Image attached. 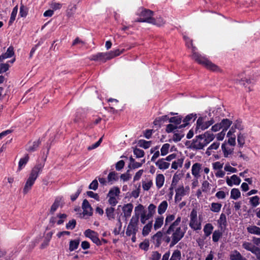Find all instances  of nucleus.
<instances>
[{
	"label": "nucleus",
	"mask_w": 260,
	"mask_h": 260,
	"mask_svg": "<svg viewBox=\"0 0 260 260\" xmlns=\"http://www.w3.org/2000/svg\"><path fill=\"white\" fill-rule=\"evenodd\" d=\"M142 188L144 190H148L152 186L153 182L151 180H146L142 181Z\"/></svg>",
	"instance_id": "nucleus-50"
},
{
	"label": "nucleus",
	"mask_w": 260,
	"mask_h": 260,
	"mask_svg": "<svg viewBox=\"0 0 260 260\" xmlns=\"http://www.w3.org/2000/svg\"><path fill=\"white\" fill-rule=\"evenodd\" d=\"M241 192L238 188H233L231 191V198L234 200H237L241 197Z\"/></svg>",
	"instance_id": "nucleus-41"
},
{
	"label": "nucleus",
	"mask_w": 260,
	"mask_h": 260,
	"mask_svg": "<svg viewBox=\"0 0 260 260\" xmlns=\"http://www.w3.org/2000/svg\"><path fill=\"white\" fill-rule=\"evenodd\" d=\"M231 260H247L241 253L237 250L233 251L230 255Z\"/></svg>",
	"instance_id": "nucleus-32"
},
{
	"label": "nucleus",
	"mask_w": 260,
	"mask_h": 260,
	"mask_svg": "<svg viewBox=\"0 0 260 260\" xmlns=\"http://www.w3.org/2000/svg\"><path fill=\"white\" fill-rule=\"evenodd\" d=\"M207 145L202 135H199L193 140L192 146L197 149H201Z\"/></svg>",
	"instance_id": "nucleus-13"
},
{
	"label": "nucleus",
	"mask_w": 260,
	"mask_h": 260,
	"mask_svg": "<svg viewBox=\"0 0 260 260\" xmlns=\"http://www.w3.org/2000/svg\"><path fill=\"white\" fill-rule=\"evenodd\" d=\"M168 207V203L167 201H162L158 206L157 213L159 215L163 214Z\"/></svg>",
	"instance_id": "nucleus-27"
},
{
	"label": "nucleus",
	"mask_w": 260,
	"mask_h": 260,
	"mask_svg": "<svg viewBox=\"0 0 260 260\" xmlns=\"http://www.w3.org/2000/svg\"><path fill=\"white\" fill-rule=\"evenodd\" d=\"M49 149L50 146L47 144L46 146V153L45 152H44L43 161L40 162H38L32 169L29 177L26 181L23 190V192L24 194L27 193L31 189V187L34 185L39 175L42 172L48 154L49 153Z\"/></svg>",
	"instance_id": "nucleus-1"
},
{
	"label": "nucleus",
	"mask_w": 260,
	"mask_h": 260,
	"mask_svg": "<svg viewBox=\"0 0 260 260\" xmlns=\"http://www.w3.org/2000/svg\"><path fill=\"white\" fill-rule=\"evenodd\" d=\"M29 159V156L27 154L24 157L21 158L18 164V170L20 171L23 167L26 164Z\"/></svg>",
	"instance_id": "nucleus-48"
},
{
	"label": "nucleus",
	"mask_w": 260,
	"mask_h": 260,
	"mask_svg": "<svg viewBox=\"0 0 260 260\" xmlns=\"http://www.w3.org/2000/svg\"><path fill=\"white\" fill-rule=\"evenodd\" d=\"M114 208L110 207L106 209V214L109 220H112L115 218Z\"/></svg>",
	"instance_id": "nucleus-38"
},
{
	"label": "nucleus",
	"mask_w": 260,
	"mask_h": 260,
	"mask_svg": "<svg viewBox=\"0 0 260 260\" xmlns=\"http://www.w3.org/2000/svg\"><path fill=\"white\" fill-rule=\"evenodd\" d=\"M181 256V252L178 250H176L173 252L170 260H179Z\"/></svg>",
	"instance_id": "nucleus-63"
},
{
	"label": "nucleus",
	"mask_w": 260,
	"mask_h": 260,
	"mask_svg": "<svg viewBox=\"0 0 260 260\" xmlns=\"http://www.w3.org/2000/svg\"><path fill=\"white\" fill-rule=\"evenodd\" d=\"M120 193V189L117 187H114L109 190L108 194V197H109L108 202L109 204L115 206L117 204V200Z\"/></svg>",
	"instance_id": "nucleus-8"
},
{
	"label": "nucleus",
	"mask_w": 260,
	"mask_h": 260,
	"mask_svg": "<svg viewBox=\"0 0 260 260\" xmlns=\"http://www.w3.org/2000/svg\"><path fill=\"white\" fill-rule=\"evenodd\" d=\"M183 163V159L181 158L178 159L174 161L171 165V168L173 169L177 170L179 168H181L182 166Z\"/></svg>",
	"instance_id": "nucleus-45"
},
{
	"label": "nucleus",
	"mask_w": 260,
	"mask_h": 260,
	"mask_svg": "<svg viewBox=\"0 0 260 260\" xmlns=\"http://www.w3.org/2000/svg\"><path fill=\"white\" fill-rule=\"evenodd\" d=\"M197 118V114L191 113L187 116L183 120V124L179 125V127H184L188 124L190 121H193Z\"/></svg>",
	"instance_id": "nucleus-22"
},
{
	"label": "nucleus",
	"mask_w": 260,
	"mask_h": 260,
	"mask_svg": "<svg viewBox=\"0 0 260 260\" xmlns=\"http://www.w3.org/2000/svg\"><path fill=\"white\" fill-rule=\"evenodd\" d=\"M222 205L218 203H212L211 204L210 209L213 212L218 213L221 210Z\"/></svg>",
	"instance_id": "nucleus-43"
},
{
	"label": "nucleus",
	"mask_w": 260,
	"mask_h": 260,
	"mask_svg": "<svg viewBox=\"0 0 260 260\" xmlns=\"http://www.w3.org/2000/svg\"><path fill=\"white\" fill-rule=\"evenodd\" d=\"M248 233L251 234L260 235V228L255 225L249 226L247 228Z\"/></svg>",
	"instance_id": "nucleus-42"
},
{
	"label": "nucleus",
	"mask_w": 260,
	"mask_h": 260,
	"mask_svg": "<svg viewBox=\"0 0 260 260\" xmlns=\"http://www.w3.org/2000/svg\"><path fill=\"white\" fill-rule=\"evenodd\" d=\"M133 209V205L131 203H128L124 205L122 207V210L124 216L126 218L131 216L132 211Z\"/></svg>",
	"instance_id": "nucleus-20"
},
{
	"label": "nucleus",
	"mask_w": 260,
	"mask_h": 260,
	"mask_svg": "<svg viewBox=\"0 0 260 260\" xmlns=\"http://www.w3.org/2000/svg\"><path fill=\"white\" fill-rule=\"evenodd\" d=\"M130 161V165L132 166V168L135 169V168H138L142 166V165L145 163V159H143L141 161V162H137L136 161L134 158H133L132 157H131L129 158Z\"/></svg>",
	"instance_id": "nucleus-35"
},
{
	"label": "nucleus",
	"mask_w": 260,
	"mask_h": 260,
	"mask_svg": "<svg viewBox=\"0 0 260 260\" xmlns=\"http://www.w3.org/2000/svg\"><path fill=\"white\" fill-rule=\"evenodd\" d=\"M248 135L245 133H239L237 136V141L240 147H242L247 141Z\"/></svg>",
	"instance_id": "nucleus-24"
},
{
	"label": "nucleus",
	"mask_w": 260,
	"mask_h": 260,
	"mask_svg": "<svg viewBox=\"0 0 260 260\" xmlns=\"http://www.w3.org/2000/svg\"><path fill=\"white\" fill-rule=\"evenodd\" d=\"M181 128V127H179V126H178L177 125H174V124L170 123L167 125L166 127V132L168 133L174 132L177 130V128Z\"/></svg>",
	"instance_id": "nucleus-56"
},
{
	"label": "nucleus",
	"mask_w": 260,
	"mask_h": 260,
	"mask_svg": "<svg viewBox=\"0 0 260 260\" xmlns=\"http://www.w3.org/2000/svg\"><path fill=\"white\" fill-rule=\"evenodd\" d=\"M84 234L86 237L89 238L96 245H101L102 244L99 238L98 234L96 232L90 229H87L85 231Z\"/></svg>",
	"instance_id": "nucleus-11"
},
{
	"label": "nucleus",
	"mask_w": 260,
	"mask_h": 260,
	"mask_svg": "<svg viewBox=\"0 0 260 260\" xmlns=\"http://www.w3.org/2000/svg\"><path fill=\"white\" fill-rule=\"evenodd\" d=\"M183 176V174L181 172L177 171L173 176L171 186L174 187L176 186Z\"/></svg>",
	"instance_id": "nucleus-25"
},
{
	"label": "nucleus",
	"mask_w": 260,
	"mask_h": 260,
	"mask_svg": "<svg viewBox=\"0 0 260 260\" xmlns=\"http://www.w3.org/2000/svg\"><path fill=\"white\" fill-rule=\"evenodd\" d=\"M228 145L234 147L236 145V135H228Z\"/></svg>",
	"instance_id": "nucleus-60"
},
{
	"label": "nucleus",
	"mask_w": 260,
	"mask_h": 260,
	"mask_svg": "<svg viewBox=\"0 0 260 260\" xmlns=\"http://www.w3.org/2000/svg\"><path fill=\"white\" fill-rule=\"evenodd\" d=\"M156 207L153 204H150L148 207V213L152 217L155 213Z\"/></svg>",
	"instance_id": "nucleus-61"
},
{
	"label": "nucleus",
	"mask_w": 260,
	"mask_h": 260,
	"mask_svg": "<svg viewBox=\"0 0 260 260\" xmlns=\"http://www.w3.org/2000/svg\"><path fill=\"white\" fill-rule=\"evenodd\" d=\"M162 237V233L159 231L154 235L152 237V239L154 243H156L157 245H159L161 243Z\"/></svg>",
	"instance_id": "nucleus-39"
},
{
	"label": "nucleus",
	"mask_w": 260,
	"mask_h": 260,
	"mask_svg": "<svg viewBox=\"0 0 260 260\" xmlns=\"http://www.w3.org/2000/svg\"><path fill=\"white\" fill-rule=\"evenodd\" d=\"M164 221V219L162 216H158L155 218L154 223V229L157 230L160 229Z\"/></svg>",
	"instance_id": "nucleus-33"
},
{
	"label": "nucleus",
	"mask_w": 260,
	"mask_h": 260,
	"mask_svg": "<svg viewBox=\"0 0 260 260\" xmlns=\"http://www.w3.org/2000/svg\"><path fill=\"white\" fill-rule=\"evenodd\" d=\"M134 154L137 158H141L144 156V151L139 148H134Z\"/></svg>",
	"instance_id": "nucleus-58"
},
{
	"label": "nucleus",
	"mask_w": 260,
	"mask_h": 260,
	"mask_svg": "<svg viewBox=\"0 0 260 260\" xmlns=\"http://www.w3.org/2000/svg\"><path fill=\"white\" fill-rule=\"evenodd\" d=\"M221 149L225 157H228L234 151V147L229 146L226 142L222 144Z\"/></svg>",
	"instance_id": "nucleus-17"
},
{
	"label": "nucleus",
	"mask_w": 260,
	"mask_h": 260,
	"mask_svg": "<svg viewBox=\"0 0 260 260\" xmlns=\"http://www.w3.org/2000/svg\"><path fill=\"white\" fill-rule=\"evenodd\" d=\"M249 203L252 207H256L260 203V199L257 196L251 197L249 198Z\"/></svg>",
	"instance_id": "nucleus-49"
},
{
	"label": "nucleus",
	"mask_w": 260,
	"mask_h": 260,
	"mask_svg": "<svg viewBox=\"0 0 260 260\" xmlns=\"http://www.w3.org/2000/svg\"><path fill=\"white\" fill-rule=\"evenodd\" d=\"M83 215L90 216L92 215V208L88 201L84 200L82 205Z\"/></svg>",
	"instance_id": "nucleus-14"
},
{
	"label": "nucleus",
	"mask_w": 260,
	"mask_h": 260,
	"mask_svg": "<svg viewBox=\"0 0 260 260\" xmlns=\"http://www.w3.org/2000/svg\"><path fill=\"white\" fill-rule=\"evenodd\" d=\"M170 145L168 143L164 144L160 149V154L162 156L166 155L169 152Z\"/></svg>",
	"instance_id": "nucleus-51"
},
{
	"label": "nucleus",
	"mask_w": 260,
	"mask_h": 260,
	"mask_svg": "<svg viewBox=\"0 0 260 260\" xmlns=\"http://www.w3.org/2000/svg\"><path fill=\"white\" fill-rule=\"evenodd\" d=\"M138 223L137 217L132 216L126 229L125 233L127 236H130L132 235L136 234L138 230Z\"/></svg>",
	"instance_id": "nucleus-9"
},
{
	"label": "nucleus",
	"mask_w": 260,
	"mask_h": 260,
	"mask_svg": "<svg viewBox=\"0 0 260 260\" xmlns=\"http://www.w3.org/2000/svg\"><path fill=\"white\" fill-rule=\"evenodd\" d=\"M183 37L186 42V46L188 48H192V56L196 61H197L199 63L204 66L207 69L209 70L216 72H222V70L218 66L212 63L207 58L202 56L197 52H196V48L192 46V41L188 37L184 36Z\"/></svg>",
	"instance_id": "nucleus-2"
},
{
	"label": "nucleus",
	"mask_w": 260,
	"mask_h": 260,
	"mask_svg": "<svg viewBox=\"0 0 260 260\" xmlns=\"http://www.w3.org/2000/svg\"><path fill=\"white\" fill-rule=\"evenodd\" d=\"M155 165L159 169L165 170L169 168L170 164L164 158H160L155 162Z\"/></svg>",
	"instance_id": "nucleus-21"
},
{
	"label": "nucleus",
	"mask_w": 260,
	"mask_h": 260,
	"mask_svg": "<svg viewBox=\"0 0 260 260\" xmlns=\"http://www.w3.org/2000/svg\"><path fill=\"white\" fill-rule=\"evenodd\" d=\"M222 233L219 230H215L212 235V240L214 242L218 241L221 237Z\"/></svg>",
	"instance_id": "nucleus-59"
},
{
	"label": "nucleus",
	"mask_w": 260,
	"mask_h": 260,
	"mask_svg": "<svg viewBox=\"0 0 260 260\" xmlns=\"http://www.w3.org/2000/svg\"><path fill=\"white\" fill-rule=\"evenodd\" d=\"M135 215L133 217H137L138 221H139V216L140 217V221L142 224H145L147 220L151 218L152 217L146 212L145 210L144 207L141 205L139 204L135 208Z\"/></svg>",
	"instance_id": "nucleus-6"
},
{
	"label": "nucleus",
	"mask_w": 260,
	"mask_h": 260,
	"mask_svg": "<svg viewBox=\"0 0 260 260\" xmlns=\"http://www.w3.org/2000/svg\"><path fill=\"white\" fill-rule=\"evenodd\" d=\"M213 226L211 223H206L203 228V232L205 237H209L212 233L213 230Z\"/></svg>",
	"instance_id": "nucleus-31"
},
{
	"label": "nucleus",
	"mask_w": 260,
	"mask_h": 260,
	"mask_svg": "<svg viewBox=\"0 0 260 260\" xmlns=\"http://www.w3.org/2000/svg\"><path fill=\"white\" fill-rule=\"evenodd\" d=\"M167 234L171 235V237H167L166 241L170 243V246L172 247L176 244L184 236L185 230L181 229L180 226H170L167 231Z\"/></svg>",
	"instance_id": "nucleus-3"
},
{
	"label": "nucleus",
	"mask_w": 260,
	"mask_h": 260,
	"mask_svg": "<svg viewBox=\"0 0 260 260\" xmlns=\"http://www.w3.org/2000/svg\"><path fill=\"white\" fill-rule=\"evenodd\" d=\"M165 176L163 174H157L155 178V184L158 189L160 188L164 185L165 182Z\"/></svg>",
	"instance_id": "nucleus-28"
},
{
	"label": "nucleus",
	"mask_w": 260,
	"mask_h": 260,
	"mask_svg": "<svg viewBox=\"0 0 260 260\" xmlns=\"http://www.w3.org/2000/svg\"><path fill=\"white\" fill-rule=\"evenodd\" d=\"M219 227L221 229L224 228L226 224V218L224 214L221 213L217 221Z\"/></svg>",
	"instance_id": "nucleus-37"
},
{
	"label": "nucleus",
	"mask_w": 260,
	"mask_h": 260,
	"mask_svg": "<svg viewBox=\"0 0 260 260\" xmlns=\"http://www.w3.org/2000/svg\"><path fill=\"white\" fill-rule=\"evenodd\" d=\"M236 82V83L243 86H246V84H249L251 83V80L246 78H242L241 79H237Z\"/></svg>",
	"instance_id": "nucleus-62"
},
{
	"label": "nucleus",
	"mask_w": 260,
	"mask_h": 260,
	"mask_svg": "<svg viewBox=\"0 0 260 260\" xmlns=\"http://www.w3.org/2000/svg\"><path fill=\"white\" fill-rule=\"evenodd\" d=\"M118 178L117 174L114 172H110L108 176V181L111 184H112L115 181L117 180Z\"/></svg>",
	"instance_id": "nucleus-52"
},
{
	"label": "nucleus",
	"mask_w": 260,
	"mask_h": 260,
	"mask_svg": "<svg viewBox=\"0 0 260 260\" xmlns=\"http://www.w3.org/2000/svg\"><path fill=\"white\" fill-rule=\"evenodd\" d=\"M225 182L229 186L232 187L239 185L241 182V179L238 175L233 174L230 176H226Z\"/></svg>",
	"instance_id": "nucleus-12"
},
{
	"label": "nucleus",
	"mask_w": 260,
	"mask_h": 260,
	"mask_svg": "<svg viewBox=\"0 0 260 260\" xmlns=\"http://www.w3.org/2000/svg\"><path fill=\"white\" fill-rule=\"evenodd\" d=\"M17 12H18V6H16L13 8L12 12L11 13L10 19L9 22V25L11 24L15 20Z\"/></svg>",
	"instance_id": "nucleus-57"
},
{
	"label": "nucleus",
	"mask_w": 260,
	"mask_h": 260,
	"mask_svg": "<svg viewBox=\"0 0 260 260\" xmlns=\"http://www.w3.org/2000/svg\"><path fill=\"white\" fill-rule=\"evenodd\" d=\"M210 189V184L207 181H204L202 184V191L208 192Z\"/></svg>",
	"instance_id": "nucleus-64"
},
{
	"label": "nucleus",
	"mask_w": 260,
	"mask_h": 260,
	"mask_svg": "<svg viewBox=\"0 0 260 260\" xmlns=\"http://www.w3.org/2000/svg\"><path fill=\"white\" fill-rule=\"evenodd\" d=\"M65 219V214L59 213L55 216H52L50 219V222L53 224L56 223L60 225L64 222Z\"/></svg>",
	"instance_id": "nucleus-18"
},
{
	"label": "nucleus",
	"mask_w": 260,
	"mask_h": 260,
	"mask_svg": "<svg viewBox=\"0 0 260 260\" xmlns=\"http://www.w3.org/2000/svg\"><path fill=\"white\" fill-rule=\"evenodd\" d=\"M137 14L140 17L137 20L139 22H147L159 26L162 25L165 23L163 19L161 18H159L157 20H154L152 17V11L143 8H140L137 11Z\"/></svg>",
	"instance_id": "nucleus-4"
},
{
	"label": "nucleus",
	"mask_w": 260,
	"mask_h": 260,
	"mask_svg": "<svg viewBox=\"0 0 260 260\" xmlns=\"http://www.w3.org/2000/svg\"><path fill=\"white\" fill-rule=\"evenodd\" d=\"M223 131H226L231 125L232 122L228 119H223L219 123Z\"/></svg>",
	"instance_id": "nucleus-34"
},
{
	"label": "nucleus",
	"mask_w": 260,
	"mask_h": 260,
	"mask_svg": "<svg viewBox=\"0 0 260 260\" xmlns=\"http://www.w3.org/2000/svg\"><path fill=\"white\" fill-rule=\"evenodd\" d=\"M14 54V49L12 47H9L6 52L0 56V62L4 59L12 57Z\"/></svg>",
	"instance_id": "nucleus-26"
},
{
	"label": "nucleus",
	"mask_w": 260,
	"mask_h": 260,
	"mask_svg": "<svg viewBox=\"0 0 260 260\" xmlns=\"http://www.w3.org/2000/svg\"><path fill=\"white\" fill-rule=\"evenodd\" d=\"M224 170L228 173V174L236 173L238 172L236 168L233 167L230 163H226L224 167Z\"/></svg>",
	"instance_id": "nucleus-40"
},
{
	"label": "nucleus",
	"mask_w": 260,
	"mask_h": 260,
	"mask_svg": "<svg viewBox=\"0 0 260 260\" xmlns=\"http://www.w3.org/2000/svg\"><path fill=\"white\" fill-rule=\"evenodd\" d=\"M220 145V143L218 142H215L212 143L206 150V154L208 156L211 155L214 150H217Z\"/></svg>",
	"instance_id": "nucleus-29"
},
{
	"label": "nucleus",
	"mask_w": 260,
	"mask_h": 260,
	"mask_svg": "<svg viewBox=\"0 0 260 260\" xmlns=\"http://www.w3.org/2000/svg\"><path fill=\"white\" fill-rule=\"evenodd\" d=\"M138 144L140 147L143 148L144 149H147L150 147L151 142V141H147L145 140H141L139 141Z\"/></svg>",
	"instance_id": "nucleus-55"
},
{
	"label": "nucleus",
	"mask_w": 260,
	"mask_h": 260,
	"mask_svg": "<svg viewBox=\"0 0 260 260\" xmlns=\"http://www.w3.org/2000/svg\"><path fill=\"white\" fill-rule=\"evenodd\" d=\"M184 134L182 132H178V131L177 130L174 132V135L172 139L174 142H178L181 140Z\"/></svg>",
	"instance_id": "nucleus-46"
},
{
	"label": "nucleus",
	"mask_w": 260,
	"mask_h": 260,
	"mask_svg": "<svg viewBox=\"0 0 260 260\" xmlns=\"http://www.w3.org/2000/svg\"><path fill=\"white\" fill-rule=\"evenodd\" d=\"M189 190L188 186L184 187L183 185H179L175 190V202H180L184 196L189 193Z\"/></svg>",
	"instance_id": "nucleus-10"
},
{
	"label": "nucleus",
	"mask_w": 260,
	"mask_h": 260,
	"mask_svg": "<svg viewBox=\"0 0 260 260\" xmlns=\"http://www.w3.org/2000/svg\"><path fill=\"white\" fill-rule=\"evenodd\" d=\"M214 123V121L212 119L208 121H205L204 118L202 117H199L197 121L196 132L201 133L202 131L207 129Z\"/></svg>",
	"instance_id": "nucleus-7"
},
{
	"label": "nucleus",
	"mask_w": 260,
	"mask_h": 260,
	"mask_svg": "<svg viewBox=\"0 0 260 260\" xmlns=\"http://www.w3.org/2000/svg\"><path fill=\"white\" fill-rule=\"evenodd\" d=\"M79 243V240H74L71 241L69 245V249L70 251H73L76 249L78 247Z\"/></svg>",
	"instance_id": "nucleus-53"
},
{
	"label": "nucleus",
	"mask_w": 260,
	"mask_h": 260,
	"mask_svg": "<svg viewBox=\"0 0 260 260\" xmlns=\"http://www.w3.org/2000/svg\"><path fill=\"white\" fill-rule=\"evenodd\" d=\"M189 226L196 231L202 229V220L198 218L197 211L194 209H193L190 214Z\"/></svg>",
	"instance_id": "nucleus-5"
},
{
	"label": "nucleus",
	"mask_w": 260,
	"mask_h": 260,
	"mask_svg": "<svg viewBox=\"0 0 260 260\" xmlns=\"http://www.w3.org/2000/svg\"><path fill=\"white\" fill-rule=\"evenodd\" d=\"M109 56L108 53H99L96 55H93L91 59L94 60H101L104 58L109 59L108 58Z\"/></svg>",
	"instance_id": "nucleus-44"
},
{
	"label": "nucleus",
	"mask_w": 260,
	"mask_h": 260,
	"mask_svg": "<svg viewBox=\"0 0 260 260\" xmlns=\"http://www.w3.org/2000/svg\"><path fill=\"white\" fill-rule=\"evenodd\" d=\"M53 233L50 232L48 233L45 236V240L43 243L41 244V248H44L48 245L49 242L51 240Z\"/></svg>",
	"instance_id": "nucleus-47"
},
{
	"label": "nucleus",
	"mask_w": 260,
	"mask_h": 260,
	"mask_svg": "<svg viewBox=\"0 0 260 260\" xmlns=\"http://www.w3.org/2000/svg\"><path fill=\"white\" fill-rule=\"evenodd\" d=\"M63 206V198L57 197L49 210L50 213L53 214L60 206Z\"/></svg>",
	"instance_id": "nucleus-16"
},
{
	"label": "nucleus",
	"mask_w": 260,
	"mask_h": 260,
	"mask_svg": "<svg viewBox=\"0 0 260 260\" xmlns=\"http://www.w3.org/2000/svg\"><path fill=\"white\" fill-rule=\"evenodd\" d=\"M242 247L253 254L256 252L258 249V247L255 246L253 244L248 242H244L242 244Z\"/></svg>",
	"instance_id": "nucleus-23"
},
{
	"label": "nucleus",
	"mask_w": 260,
	"mask_h": 260,
	"mask_svg": "<svg viewBox=\"0 0 260 260\" xmlns=\"http://www.w3.org/2000/svg\"><path fill=\"white\" fill-rule=\"evenodd\" d=\"M41 143L40 139L35 141L32 142H29L26 146V150L29 152H32L35 151Z\"/></svg>",
	"instance_id": "nucleus-19"
},
{
	"label": "nucleus",
	"mask_w": 260,
	"mask_h": 260,
	"mask_svg": "<svg viewBox=\"0 0 260 260\" xmlns=\"http://www.w3.org/2000/svg\"><path fill=\"white\" fill-rule=\"evenodd\" d=\"M202 171V164L199 162L194 164L191 168V174L197 179L201 177V172Z\"/></svg>",
	"instance_id": "nucleus-15"
},
{
	"label": "nucleus",
	"mask_w": 260,
	"mask_h": 260,
	"mask_svg": "<svg viewBox=\"0 0 260 260\" xmlns=\"http://www.w3.org/2000/svg\"><path fill=\"white\" fill-rule=\"evenodd\" d=\"M182 121V118L180 116H174L171 117L169 119V122L177 125L180 124Z\"/></svg>",
	"instance_id": "nucleus-54"
},
{
	"label": "nucleus",
	"mask_w": 260,
	"mask_h": 260,
	"mask_svg": "<svg viewBox=\"0 0 260 260\" xmlns=\"http://www.w3.org/2000/svg\"><path fill=\"white\" fill-rule=\"evenodd\" d=\"M202 135L204 138L207 145L212 141L215 137V135L210 131H207Z\"/></svg>",
	"instance_id": "nucleus-30"
},
{
	"label": "nucleus",
	"mask_w": 260,
	"mask_h": 260,
	"mask_svg": "<svg viewBox=\"0 0 260 260\" xmlns=\"http://www.w3.org/2000/svg\"><path fill=\"white\" fill-rule=\"evenodd\" d=\"M152 226V222L150 221L146 224L143 228L142 230V235L144 237L147 236L151 232Z\"/></svg>",
	"instance_id": "nucleus-36"
}]
</instances>
